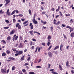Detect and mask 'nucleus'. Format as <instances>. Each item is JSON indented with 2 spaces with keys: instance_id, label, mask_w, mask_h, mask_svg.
<instances>
[{
  "instance_id": "obj_31",
  "label": "nucleus",
  "mask_w": 74,
  "mask_h": 74,
  "mask_svg": "<svg viewBox=\"0 0 74 74\" xmlns=\"http://www.w3.org/2000/svg\"><path fill=\"white\" fill-rule=\"evenodd\" d=\"M30 57H29L27 59V60L28 61V62H29L30 60Z\"/></svg>"
},
{
  "instance_id": "obj_32",
  "label": "nucleus",
  "mask_w": 74,
  "mask_h": 74,
  "mask_svg": "<svg viewBox=\"0 0 74 74\" xmlns=\"http://www.w3.org/2000/svg\"><path fill=\"white\" fill-rule=\"evenodd\" d=\"M52 47V45L50 46V47H49L47 49L48 51H49L51 47Z\"/></svg>"
},
{
  "instance_id": "obj_54",
  "label": "nucleus",
  "mask_w": 74,
  "mask_h": 74,
  "mask_svg": "<svg viewBox=\"0 0 74 74\" xmlns=\"http://www.w3.org/2000/svg\"><path fill=\"white\" fill-rule=\"evenodd\" d=\"M50 29H51V32H52V30H53V27H51L50 28Z\"/></svg>"
},
{
  "instance_id": "obj_64",
  "label": "nucleus",
  "mask_w": 74,
  "mask_h": 74,
  "mask_svg": "<svg viewBox=\"0 0 74 74\" xmlns=\"http://www.w3.org/2000/svg\"><path fill=\"white\" fill-rule=\"evenodd\" d=\"M41 61V59H40L38 62V63H40Z\"/></svg>"
},
{
  "instance_id": "obj_20",
  "label": "nucleus",
  "mask_w": 74,
  "mask_h": 74,
  "mask_svg": "<svg viewBox=\"0 0 74 74\" xmlns=\"http://www.w3.org/2000/svg\"><path fill=\"white\" fill-rule=\"evenodd\" d=\"M53 24L54 25H56V20L54 19L53 21Z\"/></svg>"
},
{
  "instance_id": "obj_13",
  "label": "nucleus",
  "mask_w": 74,
  "mask_h": 74,
  "mask_svg": "<svg viewBox=\"0 0 74 74\" xmlns=\"http://www.w3.org/2000/svg\"><path fill=\"white\" fill-rule=\"evenodd\" d=\"M59 48V45H58L56 46L55 47L53 48L54 50H56V49H58Z\"/></svg>"
},
{
  "instance_id": "obj_35",
  "label": "nucleus",
  "mask_w": 74,
  "mask_h": 74,
  "mask_svg": "<svg viewBox=\"0 0 74 74\" xmlns=\"http://www.w3.org/2000/svg\"><path fill=\"white\" fill-rule=\"evenodd\" d=\"M71 15L70 14H65V16H71Z\"/></svg>"
},
{
  "instance_id": "obj_47",
  "label": "nucleus",
  "mask_w": 74,
  "mask_h": 74,
  "mask_svg": "<svg viewBox=\"0 0 74 74\" xmlns=\"http://www.w3.org/2000/svg\"><path fill=\"white\" fill-rule=\"evenodd\" d=\"M6 54L4 53H3L2 54V56H5Z\"/></svg>"
},
{
  "instance_id": "obj_59",
  "label": "nucleus",
  "mask_w": 74,
  "mask_h": 74,
  "mask_svg": "<svg viewBox=\"0 0 74 74\" xmlns=\"http://www.w3.org/2000/svg\"><path fill=\"white\" fill-rule=\"evenodd\" d=\"M32 41H36V39H35L34 38H33L32 39Z\"/></svg>"
},
{
  "instance_id": "obj_3",
  "label": "nucleus",
  "mask_w": 74,
  "mask_h": 74,
  "mask_svg": "<svg viewBox=\"0 0 74 74\" xmlns=\"http://www.w3.org/2000/svg\"><path fill=\"white\" fill-rule=\"evenodd\" d=\"M18 36H16V34H14L13 39V41H16L17 39H18Z\"/></svg>"
},
{
  "instance_id": "obj_53",
  "label": "nucleus",
  "mask_w": 74,
  "mask_h": 74,
  "mask_svg": "<svg viewBox=\"0 0 74 74\" xmlns=\"http://www.w3.org/2000/svg\"><path fill=\"white\" fill-rule=\"evenodd\" d=\"M8 28H9V27H4V29H8Z\"/></svg>"
},
{
  "instance_id": "obj_33",
  "label": "nucleus",
  "mask_w": 74,
  "mask_h": 74,
  "mask_svg": "<svg viewBox=\"0 0 74 74\" xmlns=\"http://www.w3.org/2000/svg\"><path fill=\"white\" fill-rule=\"evenodd\" d=\"M1 41L2 42H3L4 44H6V42H5L4 40H2Z\"/></svg>"
},
{
  "instance_id": "obj_60",
  "label": "nucleus",
  "mask_w": 74,
  "mask_h": 74,
  "mask_svg": "<svg viewBox=\"0 0 74 74\" xmlns=\"http://www.w3.org/2000/svg\"><path fill=\"white\" fill-rule=\"evenodd\" d=\"M21 21H23H23H25V18H22L21 19Z\"/></svg>"
},
{
  "instance_id": "obj_56",
  "label": "nucleus",
  "mask_w": 74,
  "mask_h": 74,
  "mask_svg": "<svg viewBox=\"0 0 74 74\" xmlns=\"http://www.w3.org/2000/svg\"><path fill=\"white\" fill-rule=\"evenodd\" d=\"M50 71H52V72H53V71H54V69H51L49 70Z\"/></svg>"
},
{
  "instance_id": "obj_27",
  "label": "nucleus",
  "mask_w": 74,
  "mask_h": 74,
  "mask_svg": "<svg viewBox=\"0 0 74 74\" xmlns=\"http://www.w3.org/2000/svg\"><path fill=\"white\" fill-rule=\"evenodd\" d=\"M69 61H67L66 62V66H69Z\"/></svg>"
},
{
  "instance_id": "obj_5",
  "label": "nucleus",
  "mask_w": 74,
  "mask_h": 74,
  "mask_svg": "<svg viewBox=\"0 0 74 74\" xmlns=\"http://www.w3.org/2000/svg\"><path fill=\"white\" fill-rule=\"evenodd\" d=\"M1 71L2 73L3 74H4L5 73H6V72H7V70L5 69H1Z\"/></svg>"
},
{
  "instance_id": "obj_36",
  "label": "nucleus",
  "mask_w": 74,
  "mask_h": 74,
  "mask_svg": "<svg viewBox=\"0 0 74 74\" xmlns=\"http://www.w3.org/2000/svg\"><path fill=\"white\" fill-rule=\"evenodd\" d=\"M24 60V56H23V57H21V60Z\"/></svg>"
},
{
  "instance_id": "obj_57",
  "label": "nucleus",
  "mask_w": 74,
  "mask_h": 74,
  "mask_svg": "<svg viewBox=\"0 0 74 74\" xmlns=\"http://www.w3.org/2000/svg\"><path fill=\"white\" fill-rule=\"evenodd\" d=\"M42 28L44 29H45L47 28V27H44V26H42Z\"/></svg>"
},
{
  "instance_id": "obj_63",
  "label": "nucleus",
  "mask_w": 74,
  "mask_h": 74,
  "mask_svg": "<svg viewBox=\"0 0 74 74\" xmlns=\"http://www.w3.org/2000/svg\"><path fill=\"white\" fill-rule=\"evenodd\" d=\"M40 8H41V9L42 10H43L44 8H43V6H41Z\"/></svg>"
},
{
  "instance_id": "obj_9",
  "label": "nucleus",
  "mask_w": 74,
  "mask_h": 74,
  "mask_svg": "<svg viewBox=\"0 0 74 74\" xmlns=\"http://www.w3.org/2000/svg\"><path fill=\"white\" fill-rule=\"evenodd\" d=\"M41 23H42L43 25H46V24H47V21H44L43 20H41Z\"/></svg>"
},
{
  "instance_id": "obj_1",
  "label": "nucleus",
  "mask_w": 74,
  "mask_h": 74,
  "mask_svg": "<svg viewBox=\"0 0 74 74\" xmlns=\"http://www.w3.org/2000/svg\"><path fill=\"white\" fill-rule=\"evenodd\" d=\"M35 14H34V16L33 19L32 21L35 25H37L38 23V22H37V21H36L35 19Z\"/></svg>"
},
{
  "instance_id": "obj_17",
  "label": "nucleus",
  "mask_w": 74,
  "mask_h": 74,
  "mask_svg": "<svg viewBox=\"0 0 74 74\" xmlns=\"http://www.w3.org/2000/svg\"><path fill=\"white\" fill-rule=\"evenodd\" d=\"M7 40L8 41H10L11 40V36H10L7 37Z\"/></svg>"
},
{
  "instance_id": "obj_46",
  "label": "nucleus",
  "mask_w": 74,
  "mask_h": 74,
  "mask_svg": "<svg viewBox=\"0 0 74 74\" xmlns=\"http://www.w3.org/2000/svg\"><path fill=\"white\" fill-rule=\"evenodd\" d=\"M63 36H64V38H66V39H67V36H66V35H64V34H63Z\"/></svg>"
},
{
  "instance_id": "obj_37",
  "label": "nucleus",
  "mask_w": 74,
  "mask_h": 74,
  "mask_svg": "<svg viewBox=\"0 0 74 74\" xmlns=\"http://www.w3.org/2000/svg\"><path fill=\"white\" fill-rule=\"evenodd\" d=\"M13 23H15V22H16V20L15 18H13Z\"/></svg>"
},
{
  "instance_id": "obj_22",
  "label": "nucleus",
  "mask_w": 74,
  "mask_h": 74,
  "mask_svg": "<svg viewBox=\"0 0 74 74\" xmlns=\"http://www.w3.org/2000/svg\"><path fill=\"white\" fill-rule=\"evenodd\" d=\"M5 22H6V23H10V21H8V20H5Z\"/></svg>"
},
{
  "instance_id": "obj_8",
  "label": "nucleus",
  "mask_w": 74,
  "mask_h": 74,
  "mask_svg": "<svg viewBox=\"0 0 74 74\" xmlns=\"http://www.w3.org/2000/svg\"><path fill=\"white\" fill-rule=\"evenodd\" d=\"M15 30L13 29L11 31V32L10 33V35H12V34H14V33H15Z\"/></svg>"
},
{
  "instance_id": "obj_62",
  "label": "nucleus",
  "mask_w": 74,
  "mask_h": 74,
  "mask_svg": "<svg viewBox=\"0 0 74 74\" xmlns=\"http://www.w3.org/2000/svg\"><path fill=\"white\" fill-rule=\"evenodd\" d=\"M34 46H32L31 47V49H34Z\"/></svg>"
},
{
  "instance_id": "obj_11",
  "label": "nucleus",
  "mask_w": 74,
  "mask_h": 74,
  "mask_svg": "<svg viewBox=\"0 0 74 74\" xmlns=\"http://www.w3.org/2000/svg\"><path fill=\"white\" fill-rule=\"evenodd\" d=\"M63 46H64V45H63V44L62 43L60 46V50L61 51H62V49H63Z\"/></svg>"
},
{
  "instance_id": "obj_7",
  "label": "nucleus",
  "mask_w": 74,
  "mask_h": 74,
  "mask_svg": "<svg viewBox=\"0 0 74 74\" xmlns=\"http://www.w3.org/2000/svg\"><path fill=\"white\" fill-rule=\"evenodd\" d=\"M5 1H6V3L5 4V5H7L10 2V0H7Z\"/></svg>"
},
{
  "instance_id": "obj_6",
  "label": "nucleus",
  "mask_w": 74,
  "mask_h": 74,
  "mask_svg": "<svg viewBox=\"0 0 74 74\" xmlns=\"http://www.w3.org/2000/svg\"><path fill=\"white\" fill-rule=\"evenodd\" d=\"M12 50L14 52V53H16L17 52H18V51L16 50V49L15 48H12Z\"/></svg>"
},
{
  "instance_id": "obj_39",
  "label": "nucleus",
  "mask_w": 74,
  "mask_h": 74,
  "mask_svg": "<svg viewBox=\"0 0 74 74\" xmlns=\"http://www.w3.org/2000/svg\"><path fill=\"white\" fill-rule=\"evenodd\" d=\"M48 55L49 56H52V53L51 52H49L48 53Z\"/></svg>"
},
{
  "instance_id": "obj_23",
  "label": "nucleus",
  "mask_w": 74,
  "mask_h": 74,
  "mask_svg": "<svg viewBox=\"0 0 74 74\" xmlns=\"http://www.w3.org/2000/svg\"><path fill=\"white\" fill-rule=\"evenodd\" d=\"M34 33H37V34H38V35H39V36L41 35V34H40V33L39 32H38L36 31H34Z\"/></svg>"
},
{
  "instance_id": "obj_48",
  "label": "nucleus",
  "mask_w": 74,
  "mask_h": 74,
  "mask_svg": "<svg viewBox=\"0 0 74 74\" xmlns=\"http://www.w3.org/2000/svg\"><path fill=\"white\" fill-rule=\"evenodd\" d=\"M36 68H41V66H37Z\"/></svg>"
},
{
  "instance_id": "obj_28",
  "label": "nucleus",
  "mask_w": 74,
  "mask_h": 74,
  "mask_svg": "<svg viewBox=\"0 0 74 74\" xmlns=\"http://www.w3.org/2000/svg\"><path fill=\"white\" fill-rule=\"evenodd\" d=\"M18 26H19V23H17L16 24V27H18Z\"/></svg>"
},
{
  "instance_id": "obj_52",
  "label": "nucleus",
  "mask_w": 74,
  "mask_h": 74,
  "mask_svg": "<svg viewBox=\"0 0 74 74\" xmlns=\"http://www.w3.org/2000/svg\"><path fill=\"white\" fill-rule=\"evenodd\" d=\"M52 11H55V8H52L51 9Z\"/></svg>"
},
{
  "instance_id": "obj_50",
  "label": "nucleus",
  "mask_w": 74,
  "mask_h": 74,
  "mask_svg": "<svg viewBox=\"0 0 74 74\" xmlns=\"http://www.w3.org/2000/svg\"><path fill=\"white\" fill-rule=\"evenodd\" d=\"M27 65H29V64L27 63H25L24 64L25 66H27Z\"/></svg>"
},
{
  "instance_id": "obj_25",
  "label": "nucleus",
  "mask_w": 74,
  "mask_h": 74,
  "mask_svg": "<svg viewBox=\"0 0 74 74\" xmlns=\"http://www.w3.org/2000/svg\"><path fill=\"white\" fill-rule=\"evenodd\" d=\"M28 23V21H25V22H24L23 23V25H25V24H26V23Z\"/></svg>"
},
{
  "instance_id": "obj_12",
  "label": "nucleus",
  "mask_w": 74,
  "mask_h": 74,
  "mask_svg": "<svg viewBox=\"0 0 74 74\" xmlns=\"http://www.w3.org/2000/svg\"><path fill=\"white\" fill-rule=\"evenodd\" d=\"M29 33H30V34H31V35H32V36H34V34H33V31L31 30L29 31Z\"/></svg>"
},
{
  "instance_id": "obj_42",
  "label": "nucleus",
  "mask_w": 74,
  "mask_h": 74,
  "mask_svg": "<svg viewBox=\"0 0 74 74\" xmlns=\"http://www.w3.org/2000/svg\"><path fill=\"white\" fill-rule=\"evenodd\" d=\"M70 22L71 23H72V22L73 23V22H74L73 21V20L72 19H71L70 20Z\"/></svg>"
},
{
  "instance_id": "obj_55",
  "label": "nucleus",
  "mask_w": 74,
  "mask_h": 74,
  "mask_svg": "<svg viewBox=\"0 0 74 74\" xmlns=\"http://www.w3.org/2000/svg\"><path fill=\"white\" fill-rule=\"evenodd\" d=\"M66 25H64L63 24L62 25V27H66Z\"/></svg>"
},
{
  "instance_id": "obj_26",
  "label": "nucleus",
  "mask_w": 74,
  "mask_h": 74,
  "mask_svg": "<svg viewBox=\"0 0 74 74\" xmlns=\"http://www.w3.org/2000/svg\"><path fill=\"white\" fill-rule=\"evenodd\" d=\"M10 53L11 52H10V51L9 50H8L6 51V53L8 54H9V53Z\"/></svg>"
},
{
  "instance_id": "obj_10",
  "label": "nucleus",
  "mask_w": 74,
  "mask_h": 74,
  "mask_svg": "<svg viewBox=\"0 0 74 74\" xmlns=\"http://www.w3.org/2000/svg\"><path fill=\"white\" fill-rule=\"evenodd\" d=\"M29 26L30 27L31 29H33V25H32V23H30Z\"/></svg>"
},
{
  "instance_id": "obj_30",
  "label": "nucleus",
  "mask_w": 74,
  "mask_h": 74,
  "mask_svg": "<svg viewBox=\"0 0 74 74\" xmlns=\"http://www.w3.org/2000/svg\"><path fill=\"white\" fill-rule=\"evenodd\" d=\"M19 47L20 48H22L23 47V45H22V44L21 43H20V44Z\"/></svg>"
},
{
  "instance_id": "obj_2",
  "label": "nucleus",
  "mask_w": 74,
  "mask_h": 74,
  "mask_svg": "<svg viewBox=\"0 0 74 74\" xmlns=\"http://www.w3.org/2000/svg\"><path fill=\"white\" fill-rule=\"evenodd\" d=\"M66 29H67V28H69V29H70V33L71 32H72V31H73L74 30V28H72L71 27H70V26L67 25L66 27Z\"/></svg>"
},
{
  "instance_id": "obj_24",
  "label": "nucleus",
  "mask_w": 74,
  "mask_h": 74,
  "mask_svg": "<svg viewBox=\"0 0 74 74\" xmlns=\"http://www.w3.org/2000/svg\"><path fill=\"white\" fill-rule=\"evenodd\" d=\"M15 66H14L12 67V71H14V70H15Z\"/></svg>"
},
{
  "instance_id": "obj_41",
  "label": "nucleus",
  "mask_w": 74,
  "mask_h": 74,
  "mask_svg": "<svg viewBox=\"0 0 74 74\" xmlns=\"http://www.w3.org/2000/svg\"><path fill=\"white\" fill-rule=\"evenodd\" d=\"M45 13H46V12H42V15H44V14H45Z\"/></svg>"
},
{
  "instance_id": "obj_34",
  "label": "nucleus",
  "mask_w": 74,
  "mask_h": 74,
  "mask_svg": "<svg viewBox=\"0 0 74 74\" xmlns=\"http://www.w3.org/2000/svg\"><path fill=\"white\" fill-rule=\"evenodd\" d=\"M17 27H18V29H20V30L21 29V25H19Z\"/></svg>"
},
{
  "instance_id": "obj_29",
  "label": "nucleus",
  "mask_w": 74,
  "mask_h": 74,
  "mask_svg": "<svg viewBox=\"0 0 74 74\" xmlns=\"http://www.w3.org/2000/svg\"><path fill=\"white\" fill-rule=\"evenodd\" d=\"M6 14L7 15H11V12H8V13H6Z\"/></svg>"
},
{
  "instance_id": "obj_21",
  "label": "nucleus",
  "mask_w": 74,
  "mask_h": 74,
  "mask_svg": "<svg viewBox=\"0 0 74 74\" xmlns=\"http://www.w3.org/2000/svg\"><path fill=\"white\" fill-rule=\"evenodd\" d=\"M15 11H16V10H14L11 13V15H13V14H14L15 13Z\"/></svg>"
},
{
  "instance_id": "obj_18",
  "label": "nucleus",
  "mask_w": 74,
  "mask_h": 74,
  "mask_svg": "<svg viewBox=\"0 0 74 74\" xmlns=\"http://www.w3.org/2000/svg\"><path fill=\"white\" fill-rule=\"evenodd\" d=\"M59 68L60 70H61V71L62 70V67L60 65H59Z\"/></svg>"
},
{
  "instance_id": "obj_4",
  "label": "nucleus",
  "mask_w": 74,
  "mask_h": 74,
  "mask_svg": "<svg viewBox=\"0 0 74 74\" xmlns=\"http://www.w3.org/2000/svg\"><path fill=\"white\" fill-rule=\"evenodd\" d=\"M17 53H16L15 54V56H18V55H21V54L23 53V51H18V52H17Z\"/></svg>"
},
{
  "instance_id": "obj_40",
  "label": "nucleus",
  "mask_w": 74,
  "mask_h": 74,
  "mask_svg": "<svg viewBox=\"0 0 74 74\" xmlns=\"http://www.w3.org/2000/svg\"><path fill=\"white\" fill-rule=\"evenodd\" d=\"M29 74H34V72H29Z\"/></svg>"
},
{
  "instance_id": "obj_38",
  "label": "nucleus",
  "mask_w": 74,
  "mask_h": 74,
  "mask_svg": "<svg viewBox=\"0 0 74 74\" xmlns=\"http://www.w3.org/2000/svg\"><path fill=\"white\" fill-rule=\"evenodd\" d=\"M41 45L43 46H45V42L42 43Z\"/></svg>"
},
{
  "instance_id": "obj_44",
  "label": "nucleus",
  "mask_w": 74,
  "mask_h": 74,
  "mask_svg": "<svg viewBox=\"0 0 74 74\" xmlns=\"http://www.w3.org/2000/svg\"><path fill=\"white\" fill-rule=\"evenodd\" d=\"M22 71L23 72V73H25L26 71L25 69H22Z\"/></svg>"
},
{
  "instance_id": "obj_51",
  "label": "nucleus",
  "mask_w": 74,
  "mask_h": 74,
  "mask_svg": "<svg viewBox=\"0 0 74 74\" xmlns=\"http://www.w3.org/2000/svg\"><path fill=\"white\" fill-rule=\"evenodd\" d=\"M60 21H58L57 22V23H56V25H59L60 24Z\"/></svg>"
},
{
  "instance_id": "obj_43",
  "label": "nucleus",
  "mask_w": 74,
  "mask_h": 74,
  "mask_svg": "<svg viewBox=\"0 0 74 74\" xmlns=\"http://www.w3.org/2000/svg\"><path fill=\"white\" fill-rule=\"evenodd\" d=\"M29 43H30V45L31 46H32V41H30V42H29Z\"/></svg>"
},
{
  "instance_id": "obj_14",
  "label": "nucleus",
  "mask_w": 74,
  "mask_h": 74,
  "mask_svg": "<svg viewBox=\"0 0 74 74\" xmlns=\"http://www.w3.org/2000/svg\"><path fill=\"white\" fill-rule=\"evenodd\" d=\"M51 42V40H48L47 44V45H48V46H49L50 44H51V43L50 42Z\"/></svg>"
},
{
  "instance_id": "obj_19",
  "label": "nucleus",
  "mask_w": 74,
  "mask_h": 74,
  "mask_svg": "<svg viewBox=\"0 0 74 74\" xmlns=\"http://www.w3.org/2000/svg\"><path fill=\"white\" fill-rule=\"evenodd\" d=\"M28 12L29 14H30L31 15H32V11L30 9H29L28 10Z\"/></svg>"
},
{
  "instance_id": "obj_58",
  "label": "nucleus",
  "mask_w": 74,
  "mask_h": 74,
  "mask_svg": "<svg viewBox=\"0 0 74 74\" xmlns=\"http://www.w3.org/2000/svg\"><path fill=\"white\" fill-rule=\"evenodd\" d=\"M71 73H72V74H74V70H72L71 71Z\"/></svg>"
},
{
  "instance_id": "obj_61",
  "label": "nucleus",
  "mask_w": 74,
  "mask_h": 74,
  "mask_svg": "<svg viewBox=\"0 0 74 74\" xmlns=\"http://www.w3.org/2000/svg\"><path fill=\"white\" fill-rule=\"evenodd\" d=\"M59 15H57L56 16V18H58V17H59Z\"/></svg>"
},
{
  "instance_id": "obj_16",
  "label": "nucleus",
  "mask_w": 74,
  "mask_h": 74,
  "mask_svg": "<svg viewBox=\"0 0 74 74\" xmlns=\"http://www.w3.org/2000/svg\"><path fill=\"white\" fill-rule=\"evenodd\" d=\"M47 39L48 40H51V35H48L47 37Z\"/></svg>"
},
{
  "instance_id": "obj_15",
  "label": "nucleus",
  "mask_w": 74,
  "mask_h": 74,
  "mask_svg": "<svg viewBox=\"0 0 74 74\" xmlns=\"http://www.w3.org/2000/svg\"><path fill=\"white\" fill-rule=\"evenodd\" d=\"M71 36V37L72 38H73L74 37V32H72L71 33L70 35Z\"/></svg>"
},
{
  "instance_id": "obj_45",
  "label": "nucleus",
  "mask_w": 74,
  "mask_h": 74,
  "mask_svg": "<svg viewBox=\"0 0 74 74\" xmlns=\"http://www.w3.org/2000/svg\"><path fill=\"white\" fill-rule=\"evenodd\" d=\"M20 38L21 40L22 41V40H23V38H22V36H20Z\"/></svg>"
},
{
  "instance_id": "obj_49",
  "label": "nucleus",
  "mask_w": 74,
  "mask_h": 74,
  "mask_svg": "<svg viewBox=\"0 0 74 74\" xmlns=\"http://www.w3.org/2000/svg\"><path fill=\"white\" fill-rule=\"evenodd\" d=\"M19 74H23V73L22 72V71H20L18 73Z\"/></svg>"
}]
</instances>
